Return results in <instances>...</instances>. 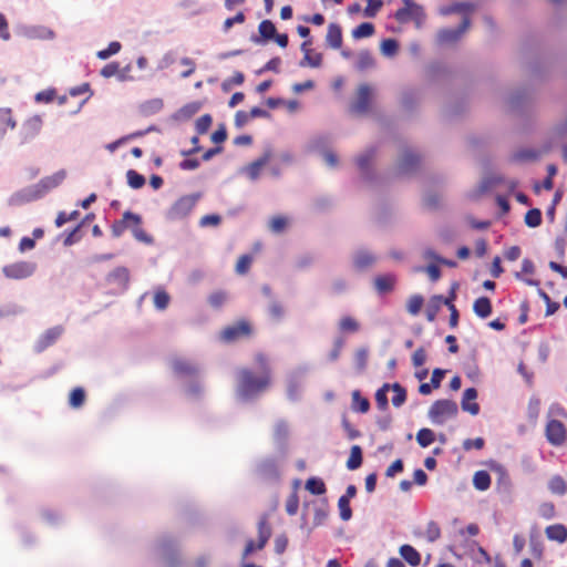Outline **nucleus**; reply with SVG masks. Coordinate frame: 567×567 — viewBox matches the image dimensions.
I'll list each match as a JSON object with an SVG mask.
<instances>
[{
    "instance_id": "1",
    "label": "nucleus",
    "mask_w": 567,
    "mask_h": 567,
    "mask_svg": "<svg viewBox=\"0 0 567 567\" xmlns=\"http://www.w3.org/2000/svg\"><path fill=\"white\" fill-rule=\"evenodd\" d=\"M261 374L255 375L250 370L243 369L237 373V396L243 402H250L260 396L270 383V369L264 354L256 358Z\"/></svg>"
},
{
    "instance_id": "2",
    "label": "nucleus",
    "mask_w": 567,
    "mask_h": 567,
    "mask_svg": "<svg viewBox=\"0 0 567 567\" xmlns=\"http://www.w3.org/2000/svg\"><path fill=\"white\" fill-rule=\"evenodd\" d=\"M148 556L152 560L165 567H178L181 555L177 540L169 535H163L148 547Z\"/></svg>"
},
{
    "instance_id": "3",
    "label": "nucleus",
    "mask_w": 567,
    "mask_h": 567,
    "mask_svg": "<svg viewBox=\"0 0 567 567\" xmlns=\"http://www.w3.org/2000/svg\"><path fill=\"white\" fill-rule=\"evenodd\" d=\"M172 368L174 373L181 379H195L186 388L188 395L195 398L202 393L203 386L197 380L202 372V368L198 363L187 359L176 358L172 361Z\"/></svg>"
},
{
    "instance_id": "4",
    "label": "nucleus",
    "mask_w": 567,
    "mask_h": 567,
    "mask_svg": "<svg viewBox=\"0 0 567 567\" xmlns=\"http://www.w3.org/2000/svg\"><path fill=\"white\" fill-rule=\"evenodd\" d=\"M377 154L378 147L371 145L354 156V164L361 181L371 186L379 183V174L374 167Z\"/></svg>"
},
{
    "instance_id": "5",
    "label": "nucleus",
    "mask_w": 567,
    "mask_h": 567,
    "mask_svg": "<svg viewBox=\"0 0 567 567\" xmlns=\"http://www.w3.org/2000/svg\"><path fill=\"white\" fill-rule=\"evenodd\" d=\"M458 413L457 404L452 400H437L429 409L427 416L434 424H443L447 417Z\"/></svg>"
},
{
    "instance_id": "6",
    "label": "nucleus",
    "mask_w": 567,
    "mask_h": 567,
    "mask_svg": "<svg viewBox=\"0 0 567 567\" xmlns=\"http://www.w3.org/2000/svg\"><path fill=\"white\" fill-rule=\"evenodd\" d=\"M198 198V194L182 196L167 209L165 214L166 219L175 221L187 217L194 209Z\"/></svg>"
},
{
    "instance_id": "7",
    "label": "nucleus",
    "mask_w": 567,
    "mask_h": 567,
    "mask_svg": "<svg viewBox=\"0 0 567 567\" xmlns=\"http://www.w3.org/2000/svg\"><path fill=\"white\" fill-rule=\"evenodd\" d=\"M420 167V156L411 150H404L396 163L395 174L400 177L414 175Z\"/></svg>"
},
{
    "instance_id": "8",
    "label": "nucleus",
    "mask_w": 567,
    "mask_h": 567,
    "mask_svg": "<svg viewBox=\"0 0 567 567\" xmlns=\"http://www.w3.org/2000/svg\"><path fill=\"white\" fill-rule=\"evenodd\" d=\"M308 372L307 367H299L291 371L287 378V395L291 401L300 399L302 392L303 379Z\"/></svg>"
},
{
    "instance_id": "9",
    "label": "nucleus",
    "mask_w": 567,
    "mask_h": 567,
    "mask_svg": "<svg viewBox=\"0 0 567 567\" xmlns=\"http://www.w3.org/2000/svg\"><path fill=\"white\" fill-rule=\"evenodd\" d=\"M37 269V265L30 261H18L7 265L2 268L3 275L9 279L21 280L31 277Z\"/></svg>"
},
{
    "instance_id": "10",
    "label": "nucleus",
    "mask_w": 567,
    "mask_h": 567,
    "mask_svg": "<svg viewBox=\"0 0 567 567\" xmlns=\"http://www.w3.org/2000/svg\"><path fill=\"white\" fill-rule=\"evenodd\" d=\"M66 177V171L60 169L50 176L41 178L37 184H33L39 198H43L52 189L59 187Z\"/></svg>"
},
{
    "instance_id": "11",
    "label": "nucleus",
    "mask_w": 567,
    "mask_h": 567,
    "mask_svg": "<svg viewBox=\"0 0 567 567\" xmlns=\"http://www.w3.org/2000/svg\"><path fill=\"white\" fill-rule=\"evenodd\" d=\"M471 25L468 17H464L457 28H445L437 32V42L441 44H450L458 41Z\"/></svg>"
},
{
    "instance_id": "12",
    "label": "nucleus",
    "mask_w": 567,
    "mask_h": 567,
    "mask_svg": "<svg viewBox=\"0 0 567 567\" xmlns=\"http://www.w3.org/2000/svg\"><path fill=\"white\" fill-rule=\"evenodd\" d=\"M289 425L285 420H278L274 425V443L278 453L285 457L288 450Z\"/></svg>"
},
{
    "instance_id": "13",
    "label": "nucleus",
    "mask_w": 567,
    "mask_h": 567,
    "mask_svg": "<svg viewBox=\"0 0 567 567\" xmlns=\"http://www.w3.org/2000/svg\"><path fill=\"white\" fill-rule=\"evenodd\" d=\"M351 261L354 270L363 272L377 264L378 257L369 249L359 248L353 251Z\"/></svg>"
},
{
    "instance_id": "14",
    "label": "nucleus",
    "mask_w": 567,
    "mask_h": 567,
    "mask_svg": "<svg viewBox=\"0 0 567 567\" xmlns=\"http://www.w3.org/2000/svg\"><path fill=\"white\" fill-rule=\"evenodd\" d=\"M42 128V118L40 115H33L23 122L20 131L21 143L33 140Z\"/></svg>"
},
{
    "instance_id": "15",
    "label": "nucleus",
    "mask_w": 567,
    "mask_h": 567,
    "mask_svg": "<svg viewBox=\"0 0 567 567\" xmlns=\"http://www.w3.org/2000/svg\"><path fill=\"white\" fill-rule=\"evenodd\" d=\"M63 331L64 329L62 326H55L45 330L37 340L34 351L38 353L44 351L62 336Z\"/></svg>"
},
{
    "instance_id": "16",
    "label": "nucleus",
    "mask_w": 567,
    "mask_h": 567,
    "mask_svg": "<svg viewBox=\"0 0 567 567\" xmlns=\"http://www.w3.org/2000/svg\"><path fill=\"white\" fill-rule=\"evenodd\" d=\"M371 87L368 84H361L358 89L355 100L351 104V111L357 114H364L369 110Z\"/></svg>"
},
{
    "instance_id": "17",
    "label": "nucleus",
    "mask_w": 567,
    "mask_h": 567,
    "mask_svg": "<svg viewBox=\"0 0 567 567\" xmlns=\"http://www.w3.org/2000/svg\"><path fill=\"white\" fill-rule=\"evenodd\" d=\"M249 332V324L247 322L241 321L236 324L226 327L220 333V339L224 342L230 343L240 339L241 337L248 336Z\"/></svg>"
},
{
    "instance_id": "18",
    "label": "nucleus",
    "mask_w": 567,
    "mask_h": 567,
    "mask_svg": "<svg viewBox=\"0 0 567 567\" xmlns=\"http://www.w3.org/2000/svg\"><path fill=\"white\" fill-rule=\"evenodd\" d=\"M257 473L265 481H277L279 478L277 461L272 457L261 460L257 465Z\"/></svg>"
},
{
    "instance_id": "19",
    "label": "nucleus",
    "mask_w": 567,
    "mask_h": 567,
    "mask_svg": "<svg viewBox=\"0 0 567 567\" xmlns=\"http://www.w3.org/2000/svg\"><path fill=\"white\" fill-rule=\"evenodd\" d=\"M546 437L553 445L559 446L565 442L566 431L564 424L558 420H551L546 426Z\"/></svg>"
},
{
    "instance_id": "20",
    "label": "nucleus",
    "mask_w": 567,
    "mask_h": 567,
    "mask_svg": "<svg viewBox=\"0 0 567 567\" xmlns=\"http://www.w3.org/2000/svg\"><path fill=\"white\" fill-rule=\"evenodd\" d=\"M40 199L38 193L33 185L27 186L16 193H13L9 199L8 204L10 206H21L30 202H34Z\"/></svg>"
},
{
    "instance_id": "21",
    "label": "nucleus",
    "mask_w": 567,
    "mask_h": 567,
    "mask_svg": "<svg viewBox=\"0 0 567 567\" xmlns=\"http://www.w3.org/2000/svg\"><path fill=\"white\" fill-rule=\"evenodd\" d=\"M333 143V137L330 134H317L312 136L307 143V150L309 152H315L318 154H322L324 152L330 151V147Z\"/></svg>"
},
{
    "instance_id": "22",
    "label": "nucleus",
    "mask_w": 567,
    "mask_h": 567,
    "mask_svg": "<svg viewBox=\"0 0 567 567\" xmlns=\"http://www.w3.org/2000/svg\"><path fill=\"white\" fill-rule=\"evenodd\" d=\"M110 285H116L122 290H126L130 281V271L126 267H117L106 276Z\"/></svg>"
},
{
    "instance_id": "23",
    "label": "nucleus",
    "mask_w": 567,
    "mask_h": 567,
    "mask_svg": "<svg viewBox=\"0 0 567 567\" xmlns=\"http://www.w3.org/2000/svg\"><path fill=\"white\" fill-rule=\"evenodd\" d=\"M477 390L475 388H467L463 392L461 401V408L464 412H468L471 415H477L480 413V405L476 402H472L477 399Z\"/></svg>"
},
{
    "instance_id": "24",
    "label": "nucleus",
    "mask_w": 567,
    "mask_h": 567,
    "mask_svg": "<svg viewBox=\"0 0 567 567\" xmlns=\"http://www.w3.org/2000/svg\"><path fill=\"white\" fill-rule=\"evenodd\" d=\"M131 221L135 225H140L142 223V218L137 214H134L132 212H125L123 214V218L113 224L112 235L114 237H120L124 233V230L128 227V223H131Z\"/></svg>"
},
{
    "instance_id": "25",
    "label": "nucleus",
    "mask_w": 567,
    "mask_h": 567,
    "mask_svg": "<svg viewBox=\"0 0 567 567\" xmlns=\"http://www.w3.org/2000/svg\"><path fill=\"white\" fill-rule=\"evenodd\" d=\"M529 102V92L526 89H519L508 96V105L513 111L523 110Z\"/></svg>"
},
{
    "instance_id": "26",
    "label": "nucleus",
    "mask_w": 567,
    "mask_h": 567,
    "mask_svg": "<svg viewBox=\"0 0 567 567\" xmlns=\"http://www.w3.org/2000/svg\"><path fill=\"white\" fill-rule=\"evenodd\" d=\"M258 31H259L260 38H258V37L251 38V40L255 43H261L264 41L272 40L276 37V32H277L275 24L270 20H262L259 23Z\"/></svg>"
},
{
    "instance_id": "27",
    "label": "nucleus",
    "mask_w": 567,
    "mask_h": 567,
    "mask_svg": "<svg viewBox=\"0 0 567 567\" xmlns=\"http://www.w3.org/2000/svg\"><path fill=\"white\" fill-rule=\"evenodd\" d=\"M395 282L396 277L393 274L377 276L374 279V288L381 295L388 293L393 290Z\"/></svg>"
},
{
    "instance_id": "28",
    "label": "nucleus",
    "mask_w": 567,
    "mask_h": 567,
    "mask_svg": "<svg viewBox=\"0 0 567 567\" xmlns=\"http://www.w3.org/2000/svg\"><path fill=\"white\" fill-rule=\"evenodd\" d=\"M326 41L332 49H340L342 45V31L339 24L330 23L326 35Z\"/></svg>"
},
{
    "instance_id": "29",
    "label": "nucleus",
    "mask_w": 567,
    "mask_h": 567,
    "mask_svg": "<svg viewBox=\"0 0 567 567\" xmlns=\"http://www.w3.org/2000/svg\"><path fill=\"white\" fill-rule=\"evenodd\" d=\"M402 2L404 3V7L399 9L394 14L396 21H403L408 10H413L415 17H425L423 7L413 0H402Z\"/></svg>"
},
{
    "instance_id": "30",
    "label": "nucleus",
    "mask_w": 567,
    "mask_h": 567,
    "mask_svg": "<svg viewBox=\"0 0 567 567\" xmlns=\"http://www.w3.org/2000/svg\"><path fill=\"white\" fill-rule=\"evenodd\" d=\"M475 9H476V4L473 2H455L451 6L441 8L440 14L450 16L453 13L472 12Z\"/></svg>"
},
{
    "instance_id": "31",
    "label": "nucleus",
    "mask_w": 567,
    "mask_h": 567,
    "mask_svg": "<svg viewBox=\"0 0 567 567\" xmlns=\"http://www.w3.org/2000/svg\"><path fill=\"white\" fill-rule=\"evenodd\" d=\"M545 534L549 540L563 544L567 540V528L563 524L547 526Z\"/></svg>"
},
{
    "instance_id": "32",
    "label": "nucleus",
    "mask_w": 567,
    "mask_h": 567,
    "mask_svg": "<svg viewBox=\"0 0 567 567\" xmlns=\"http://www.w3.org/2000/svg\"><path fill=\"white\" fill-rule=\"evenodd\" d=\"M401 557L411 566L416 567L421 563L420 553L411 545H402L399 548Z\"/></svg>"
},
{
    "instance_id": "33",
    "label": "nucleus",
    "mask_w": 567,
    "mask_h": 567,
    "mask_svg": "<svg viewBox=\"0 0 567 567\" xmlns=\"http://www.w3.org/2000/svg\"><path fill=\"white\" fill-rule=\"evenodd\" d=\"M202 109V103L199 102H190L183 107H181L175 114L174 118L177 121H186L194 116Z\"/></svg>"
},
{
    "instance_id": "34",
    "label": "nucleus",
    "mask_w": 567,
    "mask_h": 567,
    "mask_svg": "<svg viewBox=\"0 0 567 567\" xmlns=\"http://www.w3.org/2000/svg\"><path fill=\"white\" fill-rule=\"evenodd\" d=\"M473 311L482 319L487 318L492 313V303L487 297H480L474 301Z\"/></svg>"
},
{
    "instance_id": "35",
    "label": "nucleus",
    "mask_w": 567,
    "mask_h": 567,
    "mask_svg": "<svg viewBox=\"0 0 567 567\" xmlns=\"http://www.w3.org/2000/svg\"><path fill=\"white\" fill-rule=\"evenodd\" d=\"M27 35L31 39L53 40L55 32L48 27L39 25L29 29Z\"/></svg>"
},
{
    "instance_id": "36",
    "label": "nucleus",
    "mask_w": 567,
    "mask_h": 567,
    "mask_svg": "<svg viewBox=\"0 0 567 567\" xmlns=\"http://www.w3.org/2000/svg\"><path fill=\"white\" fill-rule=\"evenodd\" d=\"M442 302H443V296L435 295L431 298V300L426 307V310H425L426 319L430 322H433L435 320L436 315L441 309Z\"/></svg>"
},
{
    "instance_id": "37",
    "label": "nucleus",
    "mask_w": 567,
    "mask_h": 567,
    "mask_svg": "<svg viewBox=\"0 0 567 567\" xmlns=\"http://www.w3.org/2000/svg\"><path fill=\"white\" fill-rule=\"evenodd\" d=\"M362 465V449L353 445L350 450V456L347 461V467L350 471L358 470Z\"/></svg>"
},
{
    "instance_id": "38",
    "label": "nucleus",
    "mask_w": 567,
    "mask_h": 567,
    "mask_svg": "<svg viewBox=\"0 0 567 567\" xmlns=\"http://www.w3.org/2000/svg\"><path fill=\"white\" fill-rule=\"evenodd\" d=\"M473 485L477 491H486L491 486V475L486 471H477L473 476Z\"/></svg>"
},
{
    "instance_id": "39",
    "label": "nucleus",
    "mask_w": 567,
    "mask_h": 567,
    "mask_svg": "<svg viewBox=\"0 0 567 567\" xmlns=\"http://www.w3.org/2000/svg\"><path fill=\"white\" fill-rule=\"evenodd\" d=\"M370 409V402L368 399L363 398L359 390H354L352 392V410L367 413Z\"/></svg>"
},
{
    "instance_id": "40",
    "label": "nucleus",
    "mask_w": 567,
    "mask_h": 567,
    "mask_svg": "<svg viewBox=\"0 0 567 567\" xmlns=\"http://www.w3.org/2000/svg\"><path fill=\"white\" fill-rule=\"evenodd\" d=\"M548 488L553 494L561 496L567 492V484L560 475H555L549 480Z\"/></svg>"
},
{
    "instance_id": "41",
    "label": "nucleus",
    "mask_w": 567,
    "mask_h": 567,
    "mask_svg": "<svg viewBox=\"0 0 567 567\" xmlns=\"http://www.w3.org/2000/svg\"><path fill=\"white\" fill-rule=\"evenodd\" d=\"M306 489L312 495H322L326 493V484L319 477H310L306 482Z\"/></svg>"
},
{
    "instance_id": "42",
    "label": "nucleus",
    "mask_w": 567,
    "mask_h": 567,
    "mask_svg": "<svg viewBox=\"0 0 567 567\" xmlns=\"http://www.w3.org/2000/svg\"><path fill=\"white\" fill-rule=\"evenodd\" d=\"M390 388L394 392L392 404L395 408L402 406L406 401V390L398 382L390 384Z\"/></svg>"
},
{
    "instance_id": "43",
    "label": "nucleus",
    "mask_w": 567,
    "mask_h": 567,
    "mask_svg": "<svg viewBox=\"0 0 567 567\" xmlns=\"http://www.w3.org/2000/svg\"><path fill=\"white\" fill-rule=\"evenodd\" d=\"M164 106L162 99H152L150 101L144 102L141 105V112L144 115H152L158 113Z\"/></svg>"
},
{
    "instance_id": "44",
    "label": "nucleus",
    "mask_w": 567,
    "mask_h": 567,
    "mask_svg": "<svg viewBox=\"0 0 567 567\" xmlns=\"http://www.w3.org/2000/svg\"><path fill=\"white\" fill-rule=\"evenodd\" d=\"M375 64L373 55L370 53V51L364 50L359 53L358 61H357V68L360 71H364L368 69L373 68Z\"/></svg>"
},
{
    "instance_id": "45",
    "label": "nucleus",
    "mask_w": 567,
    "mask_h": 567,
    "mask_svg": "<svg viewBox=\"0 0 567 567\" xmlns=\"http://www.w3.org/2000/svg\"><path fill=\"white\" fill-rule=\"evenodd\" d=\"M381 53L386 58H392L398 53L399 42L395 39L389 38L381 42Z\"/></svg>"
},
{
    "instance_id": "46",
    "label": "nucleus",
    "mask_w": 567,
    "mask_h": 567,
    "mask_svg": "<svg viewBox=\"0 0 567 567\" xmlns=\"http://www.w3.org/2000/svg\"><path fill=\"white\" fill-rule=\"evenodd\" d=\"M435 440V434L432 430L423 427L416 433V442L422 447L430 446Z\"/></svg>"
},
{
    "instance_id": "47",
    "label": "nucleus",
    "mask_w": 567,
    "mask_h": 567,
    "mask_svg": "<svg viewBox=\"0 0 567 567\" xmlns=\"http://www.w3.org/2000/svg\"><path fill=\"white\" fill-rule=\"evenodd\" d=\"M391 390L389 383H384L377 392H375V401L377 405L380 410H386L389 406L388 401V392Z\"/></svg>"
},
{
    "instance_id": "48",
    "label": "nucleus",
    "mask_w": 567,
    "mask_h": 567,
    "mask_svg": "<svg viewBox=\"0 0 567 567\" xmlns=\"http://www.w3.org/2000/svg\"><path fill=\"white\" fill-rule=\"evenodd\" d=\"M374 33V25L370 22H363L352 30V37L357 40L369 38Z\"/></svg>"
},
{
    "instance_id": "49",
    "label": "nucleus",
    "mask_w": 567,
    "mask_h": 567,
    "mask_svg": "<svg viewBox=\"0 0 567 567\" xmlns=\"http://www.w3.org/2000/svg\"><path fill=\"white\" fill-rule=\"evenodd\" d=\"M423 303L424 298L421 295H413L408 300L406 310L410 315L416 316L420 313Z\"/></svg>"
},
{
    "instance_id": "50",
    "label": "nucleus",
    "mask_w": 567,
    "mask_h": 567,
    "mask_svg": "<svg viewBox=\"0 0 567 567\" xmlns=\"http://www.w3.org/2000/svg\"><path fill=\"white\" fill-rule=\"evenodd\" d=\"M360 328V324L359 322L350 317V316H346L343 318H341V320L339 321V329L340 331L342 332H357Z\"/></svg>"
},
{
    "instance_id": "51",
    "label": "nucleus",
    "mask_w": 567,
    "mask_h": 567,
    "mask_svg": "<svg viewBox=\"0 0 567 567\" xmlns=\"http://www.w3.org/2000/svg\"><path fill=\"white\" fill-rule=\"evenodd\" d=\"M525 224L530 227L535 228L538 227L542 224V212L538 208H532L529 209L525 215Z\"/></svg>"
},
{
    "instance_id": "52",
    "label": "nucleus",
    "mask_w": 567,
    "mask_h": 567,
    "mask_svg": "<svg viewBox=\"0 0 567 567\" xmlns=\"http://www.w3.org/2000/svg\"><path fill=\"white\" fill-rule=\"evenodd\" d=\"M127 184L134 189H138L144 186L145 177L134 169H128L126 173Z\"/></svg>"
},
{
    "instance_id": "53",
    "label": "nucleus",
    "mask_w": 567,
    "mask_h": 567,
    "mask_svg": "<svg viewBox=\"0 0 567 567\" xmlns=\"http://www.w3.org/2000/svg\"><path fill=\"white\" fill-rule=\"evenodd\" d=\"M416 102L417 93L414 90H406L402 93L401 103L405 110H413Z\"/></svg>"
},
{
    "instance_id": "54",
    "label": "nucleus",
    "mask_w": 567,
    "mask_h": 567,
    "mask_svg": "<svg viewBox=\"0 0 567 567\" xmlns=\"http://www.w3.org/2000/svg\"><path fill=\"white\" fill-rule=\"evenodd\" d=\"M338 508L340 518L344 522H348L352 517V509L350 507V501L346 497H339L338 499Z\"/></svg>"
},
{
    "instance_id": "55",
    "label": "nucleus",
    "mask_w": 567,
    "mask_h": 567,
    "mask_svg": "<svg viewBox=\"0 0 567 567\" xmlns=\"http://www.w3.org/2000/svg\"><path fill=\"white\" fill-rule=\"evenodd\" d=\"M121 43L117 42V41H112L109 47L104 50H100L97 53H96V56L100 59V60H107L109 58H111L112 55L118 53L121 51Z\"/></svg>"
},
{
    "instance_id": "56",
    "label": "nucleus",
    "mask_w": 567,
    "mask_h": 567,
    "mask_svg": "<svg viewBox=\"0 0 567 567\" xmlns=\"http://www.w3.org/2000/svg\"><path fill=\"white\" fill-rule=\"evenodd\" d=\"M169 295L159 289L154 295V306L157 310H165L168 307L169 303Z\"/></svg>"
},
{
    "instance_id": "57",
    "label": "nucleus",
    "mask_w": 567,
    "mask_h": 567,
    "mask_svg": "<svg viewBox=\"0 0 567 567\" xmlns=\"http://www.w3.org/2000/svg\"><path fill=\"white\" fill-rule=\"evenodd\" d=\"M288 224V219L284 216H275L269 221V229L275 234H281Z\"/></svg>"
},
{
    "instance_id": "58",
    "label": "nucleus",
    "mask_w": 567,
    "mask_h": 567,
    "mask_svg": "<svg viewBox=\"0 0 567 567\" xmlns=\"http://www.w3.org/2000/svg\"><path fill=\"white\" fill-rule=\"evenodd\" d=\"M261 168L260 164L254 161L249 165L241 167L239 172L246 174L250 181H256L259 178Z\"/></svg>"
},
{
    "instance_id": "59",
    "label": "nucleus",
    "mask_w": 567,
    "mask_h": 567,
    "mask_svg": "<svg viewBox=\"0 0 567 567\" xmlns=\"http://www.w3.org/2000/svg\"><path fill=\"white\" fill-rule=\"evenodd\" d=\"M426 539L430 543L436 542L441 537V528L434 520H430L425 530Z\"/></svg>"
},
{
    "instance_id": "60",
    "label": "nucleus",
    "mask_w": 567,
    "mask_h": 567,
    "mask_svg": "<svg viewBox=\"0 0 567 567\" xmlns=\"http://www.w3.org/2000/svg\"><path fill=\"white\" fill-rule=\"evenodd\" d=\"M492 470L495 471L499 475L497 485L508 488L511 486V478H509L505 467L501 464H494L492 466Z\"/></svg>"
},
{
    "instance_id": "61",
    "label": "nucleus",
    "mask_w": 567,
    "mask_h": 567,
    "mask_svg": "<svg viewBox=\"0 0 567 567\" xmlns=\"http://www.w3.org/2000/svg\"><path fill=\"white\" fill-rule=\"evenodd\" d=\"M85 400V392L82 388H75L70 394L69 403L72 408H80Z\"/></svg>"
},
{
    "instance_id": "62",
    "label": "nucleus",
    "mask_w": 567,
    "mask_h": 567,
    "mask_svg": "<svg viewBox=\"0 0 567 567\" xmlns=\"http://www.w3.org/2000/svg\"><path fill=\"white\" fill-rule=\"evenodd\" d=\"M539 156L538 152L532 148H524L517 151L513 155L514 161H535Z\"/></svg>"
},
{
    "instance_id": "63",
    "label": "nucleus",
    "mask_w": 567,
    "mask_h": 567,
    "mask_svg": "<svg viewBox=\"0 0 567 567\" xmlns=\"http://www.w3.org/2000/svg\"><path fill=\"white\" fill-rule=\"evenodd\" d=\"M322 55L320 53H317L315 55L310 54V51H306V54L303 59L300 61V66L309 65L311 68H318L321 65Z\"/></svg>"
},
{
    "instance_id": "64",
    "label": "nucleus",
    "mask_w": 567,
    "mask_h": 567,
    "mask_svg": "<svg viewBox=\"0 0 567 567\" xmlns=\"http://www.w3.org/2000/svg\"><path fill=\"white\" fill-rule=\"evenodd\" d=\"M382 7V0H368V4L364 8L363 13L367 18H374Z\"/></svg>"
}]
</instances>
